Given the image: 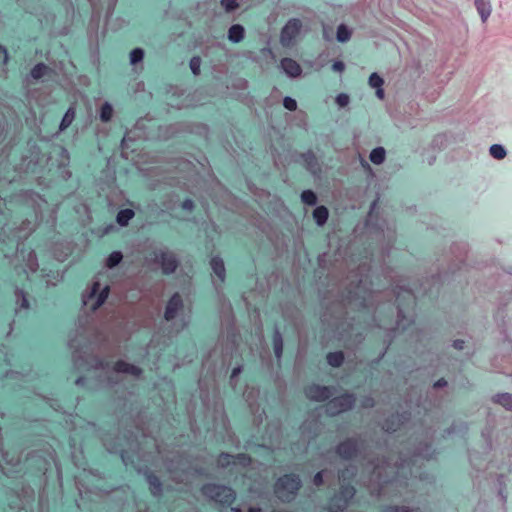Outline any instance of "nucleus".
I'll use <instances>...</instances> for the list:
<instances>
[{"label": "nucleus", "mask_w": 512, "mask_h": 512, "mask_svg": "<svg viewBox=\"0 0 512 512\" xmlns=\"http://www.w3.org/2000/svg\"><path fill=\"white\" fill-rule=\"evenodd\" d=\"M221 5L226 9V11H233L238 7L236 0H221Z\"/></svg>", "instance_id": "58836bf2"}, {"label": "nucleus", "mask_w": 512, "mask_h": 512, "mask_svg": "<svg viewBox=\"0 0 512 512\" xmlns=\"http://www.w3.org/2000/svg\"><path fill=\"white\" fill-rule=\"evenodd\" d=\"M446 385H447V381L444 378H441L434 383V387H436V388L444 387Z\"/></svg>", "instance_id": "49530a36"}, {"label": "nucleus", "mask_w": 512, "mask_h": 512, "mask_svg": "<svg viewBox=\"0 0 512 512\" xmlns=\"http://www.w3.org/2000/svg\"><path fill=\"white\" fill-rule=\"evenodd\" d=\"M284 107L289 111H294L297 108V102L291 97H285L283 100Z\"/></svg>", "instance_id": "4c0bfd02"}, {"label": "nucleus", "mask_w": 512, "mask_h": 512, "mask_svg": "<svg viewBox=\"0 0 512 512\" xmlns=\"http://www.w3.org/2000/svg\"><path fill=\"white\" fill-rule=\"evenodd\" d=\"M248 512H262V509L260 507H250Z\"/></svg>", "instance_id": "864d4df0"}, {"label": "nucleus", "mask_w": 512, "mask_h": 512, "mask_svg": "<svg viewBox=\"0 0 512 512\" xmlns=\"http://www.w3.org/2000/svg\"><path fill=\"white\" fill-rule=\"evenodd\" d=\"M355 404V396L351 393H343L337 397L329 399L326 404L327 411L332 415H338L342 412L352 409Z\"/></svg>", "instance_id": "20e7f679"}, {"label": "nucleus", "mask_w": 512, "mask_h": 512, "mask_svg": "<svg viewBox=\"0 0 512 512\" xmlns=\"http://www.w3.org/2000/svg\"><path fill=\"white\" fill-rule=\"evenodd\" d=\"M241 372V368L240 367H235L233 370H232V373H231V379L236 377L239 373Z\"/></svg>", "instance_id": "603ef678"}, {"label": "nucleus", "mask_w": 512, "mask_h": 512, "mask_svg": "<svg viewBox=\"0 0 512 512\" xmlns=\"http://www.w3.org/2000/svg\"><path fill=\"white\" fill-rule=\"evenodd\" d=\"M383 79L377 74L372 73L369 77V85L373 88L381 87L383 85Z\"/></svg>", "instance_id": "e433bc0d"}, {"label": "nucleus", "mask_w": 512, "mask_h": 512, "mask_svg": "<svg viewBox=\"0 0 512 512\" xmlns=\"http://www.w3.org/2000/svg\"><path fill=\"white\" fill-rule=\"evenodd\" d=\"M332 69L337 72H342L345 69V65L342 61H335L332 64Z\"/></svg>", "instance_id": "c03bdc74"}, {"label": "nucleus", "mask_w": 512, "mask_h": 512, "mask_svg": "<svg viewBox=\"0 0 512 512\" xmlns=\"http://www.w3.org/2000/svg\"><path fill=\"white\" fill-rule=\"evenodd\" d=\"M201 58L194 56L190 59L189 66L194 75H199L201 71Z\"/></svg>", "instance_id": "72a5a7b5"}, {"label": "nucleus", "mask_w": 512, "mask_h": 512, "mask_svg": "<svg viewBox=\"0 0 512 512\" xmlns=\"http://www.w3.org/2000/svg\"><path fill=\"white\" fill-rule=\"evenodd\" d=\"M210 265L217 278L221 282H224L226 278V270L222 258L219 256L212 257L210 260Z\"/></svg>", "instance_id": "4468645a"}, {"label": "nucleus", "mask_w": 512, "mask_h": 512, "mask_svg": "<svg viewBox=\"0 0 512 512\" xmlns=\"http://www.w3.org/2000/svg\"><path fill=\"white\" fill-rule=\"evenodd\" d=\"M113 108L109 103L102 105L100 110V118L103 122H108L112 118Z\"/></svg>", "instance_id": "7c9ffc66"}, {"label": "nucleus", "mask_w": 512, "mask_h": 512, "mask_svg": "<svg viewBox=\"0 0 512 512\" xmlns=\"http://www.w3.org/2000/svg\"><path fill=\"white\" fill-rule=\"evenodd\" d=\"M335 452L344 460L356 458L359 453L358 440L356 438L345 439L336 446Z\"/></svg>", "instance_id": "0eeeda50"}, {"label": "nucleus", "mask_w": 512, "mask_h": 512, "mask_svg": "<svg viewBox=\"0 0 512 512\" xmlns=\"http://www.w3.org/2000/svg\"><path fill=\"white\" fill-rule=\"evenodd\" d=\"M350 37V30L344 24H341L337 29V40L339 42H346L350 39Z\"/></svg>", "instance_id": "c85d7f7f"}, {"label": "nucleus", "mask_w": 512, "mask_h": 512, "mask_svg": "<svg viewBox=\"0 0 512 512\" xmlns=\"http://www.w3.org/2000/svg\"><path fill=\"white\" fill-rule=\"evenodd\" d=\"M123 259V255L119 251H113L109 254L107 260H106V266L108 268H114L116 267Z\"/></svg>", "instance_id": "393cba45"}, {"label": "nucleus", "mask_w": 512, "mask_h": 512, "mask_svg": "<svg viewBox=\"0 0 512 512\" xmlns=\"http://www.w3.org/2000/svg\"><path fill=\"white\" fill-rule=\"evenodd\" d=\"M149 488L153 495L157 496L162 492V482L157 475L150 472L146 476Z\"/></svg>", "instance_id": "dca6fc26"}, {"label": "nucleus", "mask_w": 512, "mask_h": 512, "mask_svg": "<svg viewBox=\"0 0 512 512\" xmlns=\"http://www.w3.org/2000/svg\"><path fill=\"white\" fill-rule=\"evenodd\" d=\"M157 261L161 264L162 271L166 275L174 273L178 267L177 259L169 252L162 251Z\"/></svg>", "instance_id": "9d476101"}, {"label": "nucleus", "mask_w": 512, "mask_h": 512, "mask_svg": "<svg viewBox=\"0 0 512 512\" xmlns=\"http://www.w3.org/2000/svg\"><path fill=\"white\" fill-rule=\"evenodd\" d=\"M302 486L301 479L294 473L284 474L274 484L277 497L285 503L293 501Z\"/></svg>", "instance_id": "f257e3e1"}, {"label": "nucleus", "mask_w": 512, "mask_h": 512, "mask_svg": "<svg viewBox=\"0 0 512 512\" xmlns=\"http://www.w3.org/2000/svg\"><path fill=\"white\" fill-rule=\"evenodd\" d=\"M181 207L183 210L192 211L194 209V202L191 199H185Z\"/></svg>", "instance_id": "79ce46f5"}, {"label": "nucleus", "mask_w": 512, "mask_h": 512, "mask_svg": "<svg viewBox=\"0 0 512 512\" xmlns=\"http://www.w3.org/2000/svg\"><path fill=\"white\" fill-rule=\"evenodd\" d=\"M344 353L342 351L329 352L326 355L327 363L334 368L340 367L344 362Z\"/></svg>", "instance_id": "f3484780"}, {"label": "nucleus", "mask_w": 512, "mask_h": 512, "mask_svg": "<svg viewBox=\"0 0 512 512\" xmlns=\"http://www.w3.org/2000/svg\"><path fill=\"white\" fill-rule=\"evenodd\" d=\"M302 23L297 18H292L287 21L281 30L280 42L283 47L290 48L294 45L295 40L300 35Z\"/></svg>", "instance_id": "39448f33"}, {"label": "nucleus", "mask_w": 512, "mask_h": 512, "mask_svg": "<svg viewBox=\"0 0 512 512\" xmlns=\"http://www.w3.org/2000/svg\"><path fill=\"white\" fill-rule=\"evenodd\" d=\"M333 392V387L322 386L315 383L309 384L304 388V393L306 397L316 402H324L326 400H329L333 395Z\"/></svg>", "instance_id": "423d86ee"}, {"label": "nucleus", "mask_w": 512, "mask_h": 512, "mask_svg": "<svg viewBox=\"0 0 512 512\" xmlns=\"http://www.w3.org/2000/svg\"><path fill=\"white\" fill-rule=\"evenodd\" d=\"M313 483L317 486V487H320L324 484V473L323 471H319L317 472L314 477H313Z\"/></svg>", "instance_id": "a19ab883"}, {"label": "nucleus", "mask_w": 512, "mask_h": 512, "mask_svg": "<svg viewBox=\"0 0 512 512\" xmlns=\"http://www.w3.org/2000/svg\"><path fill=\"white\" fill-rule=\"evenodd\" d=\"M228 38L234 43L240 42L244 38V28L240 24H234L229 28Z\"/></svg>", "instance_id": "a211bd4d"}, {"label": "nucleus", "mask_w": 512, "mask_h": 512, "mask_svg": "<svg viewBox=\"0 0 512 512\" xmlns=\"http://www.w3.org/2000/svg\"><path fill=\"white\" fill-rule=\"evenodd\" d=\"M8 60V52L7 49L0 45V63L5 64Z\"/></svg>", "instance_id": "37998d69"}, {"label": "nucleus", "mask_w": 512, "mask_h": 512, "mask_svg": "<svg viewBox=\"0 0 512 512\" xmlns=\"http://www.w3.org/2000/svg\"><path fill=\"white\" fill-rule=\"evenodd\" d=\"M383 512H418V510L410 509L406 506H387Z\"/></svg>", "instance_id": "c9c22d12"}, {"label": "nucleus", "mask_w": 512, "mask_h": 512, "mask_svg": "<svg viewBox=\"0 0 512 512\" xmlns=\"http://www.w3.org/2000/svg\"><path fill=\"white\" fill-rule=\"evenodd\" d=\"M490 154L495 159H503L506 156V151L503 146L499 144H493L490 147Z\"/></svg>", "instance_id": "c756f323"}, {"label": "nucleus", "mask_w": 512, "mask_h": 512, "mask_svg": "<svg viewBox=\"0 0 512 512\" xmlns=\"http://www.w3.org/2000/svg\"><path fill=\"white\" fill-rule=\"evenodd\" d=\"M356 489L350 483H342L338 493H336L325 508L328 512H343L354 498Z\"/></svg>", "instance_id": "7ed1b4c3"}, {"label": "nucleus", "mask_w": 512, "mask_h": 512, "mask_svg": "<svg viewBox=\"0 0 512 512\" xmlns=\"http://www.w3.org/2000/svg\"><path fill=\"white\" fill-rule=\"evenodd\" d=\"M374 405V401L372 399H367L365 406L372 407Z\"/></svg>", "instance_id": "5fc2aeb1"}, {"label": "nucleus", "mask_w": 512, "mask_h": 512, "mask_svg": "<svg viewBox=\"0 0 512 512\" xmlns=\"http://www.w3.org/2000/svg\"><path fill=\"white\" fill-rule=\"evenodd\" d=\"M232 461H233V455H230L228 453H221L217 459L218 465L223 468H226V467L232 465Z\"/></svg>", "instance_id": "473e14b6"}, {"label": "nucleus", "mask_w": 512, "mask_h": 512, "mask_svg": "<svg viewBox=\"0 0 512 512\" xmlns=\"http://www.w3.org/2000/svg\"><path fill=\"white\" fill-rule=\"evenodd\" d=\"M99 287H100V284L98 282H95L93 284L92 291H91V296H94L97 293Z\"/></svg>", "instance_id": "8fccbe9b"}, {"label": "nucleus", "mask_w": 512, "mask_h": 512, "mask_svg": "<svg viewBox=\"0 0 512 512\" xmlns=\"http://www.w3.org/2000/svg\"><path fill=\"white\" fill-rule=\"evenodd\" d=\"M396 303H397V309H398V316L404 318V315H403L404 308L409 306L410 303L415 306L416 297L411 290H403V291L397 293Z\"/></svg>", "instance_id": "9b49d317"}, {"label": "nucleus", "mask_w": 512, "mask_h": 512, "mask_svg": "<svg viewBox=\"0 0 512 512\" xmlns=\"http://www.w3.org/2000/svg\"><path fill=\"white\" fill-rule=\"evenodd\" d=\"M329 216L328 209L325 206H318L313 211V218L315 219L317 225L322 226L326 223Z\"/></svg>", "instance_id": "aec40b11"}, {"label": "nucleus", "mask_w": 512, "mask_h": 512, "mask_svg": "<svg viewBox=\"0 0 512 512\" xmlns=\"http://www.w3.org/2000/svg\"><path fill=\"white\" fill-rule=\"evenodd\" d=\"M336 103L340 106V107H345L348 105L349 103V96L345 93H340L337 95L336 97Z\"/></svg>", "instance_id": "ea45409f"}, {"label": "nucleus", "mask_w": 512, "mask_h": 512, "mask_svg": "<svg viewBox=\"0 0 512 512\" xmlns=\"http://www.w3.org/2000/svg\"><path fill=\"white\" fill-rule=\"evenodd\" d=\"M410 415L408 413H395L391 414L387 418L384 419L382 429L388 433H394L405 425V423L409 420Z\"/></svg>", "instance_id": "6e6552de"}, {"label": "nucleus", "mask_w": 512, "mask_h": 512, "mask_svg": "<svg viewBox=\"0 0 512 512\" xmlns=\"http://www.w3.org/2000/svg\"><path fill=\"white\" fill-rule=\"evenodd\" d=\"M493 401L508 410H512V394L510 393L497 394L493 397Z\"/></svg>", "instance_id": "412c9836"}, {"label": "nucleus", "mask_w": 512, "mask_h": 512, "mask_svg": "<svg viewBox=\"0 0 512 512\" xmlns=\"http://www.w3.org/2000/svg\"><path fill=\"white\" fill-rule=\"evenodd\" d=\"M301 200L306 205H315L317 202V196L312 190H304L301 193Z\"/></svg>", "instance_id": "cd10ccee"}, {"label": "nucleus", "mask_w": 512, "mask_h": 512, "mask_svg": "<svg viewBox=\"0 0 512 512\" xmlns=\"http://www.w3.org/2000/svg\"><path fill=\"white\" fill-rule=\"evenodd\" d=\"M108 295H109V287L106 286L99 292V294L97 296V300H96L95 304L93 305V310H96L100 306H102L104 304V302L106 301V299L108 298Z\"/></svg>", "instance_id": "2f4dec72"}, {"label": "nucleus", "mask_w": 512, "mask_h": 512, "mask_svg": "<svg viewBox=\"0 0 512 512\" xmlns=\"http://www.w3.org/2000/svg\"><path fill=\"white\" fill-rule=\"evenodd\" d=\"M74 117H75V110L74 108H69L65 115L63 116L62 120H61V123H60V130H65L67 129L72 121L74 120Z\"/></svg>", "instance_id": "b1692460"}, {"label": "nucleus", "mask_w": 512, "mask_h": 512, "mask_svg": "<svg viewBox=\"0 0 512 512\" xmlns=\"http://www.w3.org/2000/svg\"><path fill=\"white\" fill-rule=\"evenodd\" d=\"M29 305V300L26 298V296H23L21 300V307L24 309H28Z\"/></svg>", "instance_id": "09e8293b"}, {"label": "nucleus", "mask_w": 512, "mask_h": 512, "mask_svg": "<svg viewBox=\"0 0 512 512\" xmlns=\"http://www.w3.org/2000/svg\"><path fill=\"white\" fill-rule=\"evenodd\" d=\"M273 349L276 358L280 359L283 353V339L278 331L273 336Z\"/></svg>", "instance_id": "4be33fe9"}, {"label": "nucleus", "mask_w": 512, "mask_h": 512, "mask_svg": "<svg viewBox=\"0 0 512 512\" xmlns=\"http://www.w3.org/2000/svg\"><path fill=\"white\" fill-rule=\"evenodd\" d=\"M201 493L224 508L231 507L236 500V493L231 487L216 483L202 485Z\"/></svg>", "instance_id": "f03ea898"}, {"label": "nucleus", "mask_w": 512, "mask_h": 512, "mask_svg": "<svg viewBox=\"0 0 512 512\" xmlns=\"http://www.w3.org/2000/svg\"><path fill=\"white\" fill-rule=\"evenodd\" d=\"M281 67L291 77H297L302 72L300 65L291 58H283L281 60Z\"/></svg>", "instance_id": "ddd939ff"}, {"label": "nucleus", "mask_w": 512, "mask_h": 512, "mask_svg": "<svg viewBox=\"0 0 512 512\" xmlns=\"http://www.w3.org/2000/svg\"><path fill=\"white\" fill-rule=\"evenodd\" d=\"M232 512H241V509L239 507H231Z\"/></svg>", "instance_id": "6e6d98bb"}, {"label": "nucleus", "mask_w": 512, "mask_h": 512, "mask_svg": "<svg viewBox=\"0 0 512 512\" xmlns=\"http://www.w3.org/2000/svg\"><path fill=\"white\" fill-rule=\"evenodd\" d=\"M348 474V469H343L339 472V478L345 481L346 476Z\"/></svg>", "instance_id": "3c124183"}, {"label": "nucleus", "mask_w": 512, "mask_h": 512, "mask_svg": "<svg viewBox=\"0 0 512 512\" xmlns=\"http://www.w3.org/2000/svg\"><path fill=\"white\" fill-rule=\"evenodd\" d=\"M183 307V301L179 293L173 294L170 299L167 302L165 312H164V318L167 321L173 320L179 310H181Z\"/></svg>", "instance_id": "1a4fd4ad"}, {"label": "nucleus", "mask_w": 512, "mask_h": 512, "mask_svg": "<svg viewBox=\"0 0 512 512\" xmlns=\"http://www.w3.org/2000/svg\"><path fill=\"white\" fill-rule=\"evenodd\" d=\"M376 96L381 100L384 98V90L382 86L376 88Z\"/></svg>", "instance_id": "de8ad7c7"}, {"label": "nucleus", "mask_w": 512, "mask_h": 512, "mask_svg": "<svg viewBox=\"0 0 512 512\" xmlns=\"http://www.w3.org/2000/svg\"><path fill=\"white\" fill-rule=\"evenodd\" d=\"M48 72V66L43 63L36 64L31 70V76L38 80L45 76Z\"/></svg>", "instance_id": "a878e982"}, {"label": "nucleus", "mask_w": 512, "mask_h": 512, "mask_svg": "<svg viewBox=\"0 0 512 512\" xmlns=\"http://www.w3.org/2000/svg\"><path fill=\"white\" fill-rule=\"evenodd\" d=\"M113 370L117 373H125L133 376H140L142 369L136 365L130 364L124 360H118L113 365Z\"/></svg>", "instance_id": "f8f14e48"}, {"label": "nucleus", "mask_w": 512, "mask_h": 512, "mask_svg": "<svg viewBox=\"0 0 512 512\" xmlns=\"http://www.w3.org/2000/svg\"><path fill=\"white\" fill-rule=\"evenodd\" d=\"M252 462L251 457L248 454L240 453L236 456H233V465H241L243 467H248Z\"/></svg>", "instance_id": "bb28decb"}, {"label": "nucleus", "mask_w": 512, "mask_h": 512, "mask_svg": "<svg viewBox=\"0 0 512 512\" xmlns=\"http://www.w3.org/2000/svg\"><path fill=\"white\" fill-rule=\"evenodd\" d=\"M370 160L374 164H381L385 159V150L382 147L374 148L369 156Z\"/></svg>", "instance_id": "5701e85b"}, {"label": "nucleus", "mask_w": 512, "mask_h": 512, "mask_svg": "<svg viewBox=\"0 0 512 512\" xmlns=\"http://www.w3.org/2000/svg\"><path fill=\"white\" fill-rule=\"evenodd\" d=\"M475 6L483 22H486L491 14V5L489 0H475Z\"/></svg>", "instance_id": "2eb2a0df"}, {"label": "nucleus", "mask_w": 512, "mask_h": 512, "mask_svg": "<svg viewBox=\"0 0 512 512\" xmlns=\"http://www.w3.org/2000/svg\"><path fill=\"white\" fill-rule=\"evenodd\" d=\"M135 213L132 209H122L116 216V221L120 226H127L129 221L132 220Z\"/></svg>", "instance_id": "6ab92c4d"}, {"label": "nucleus", "mask_w": 512, "mask_h": 512, "mask_svg": "<svg viewBox=\"0 0 512 512\" xmlns=\"http://www.w3.org/2000/svg\"><path fill=\"white\" fill-rule=\"evenodd\" d=\"M453 347L457 350H462L464 348V341L463 340H455L453 342Z\"/></svg>", "instance_id": "a18cd8bd"}, {"label": "nucleus", "mask_w": 512, "mask_h": 512, "mask_svg": "<svg viewBox=\"0 0 512 512\" xmlns=\"http://www.w3.org/2000/svg\"><path fill=\"white\" fill-rule=\"evenodd\" d=\"M144 57V52L140 48H135L130 52V61L132 64L140 62Z\"/></svg>", "instance_id": "f704fd0d"}]
</instances>
